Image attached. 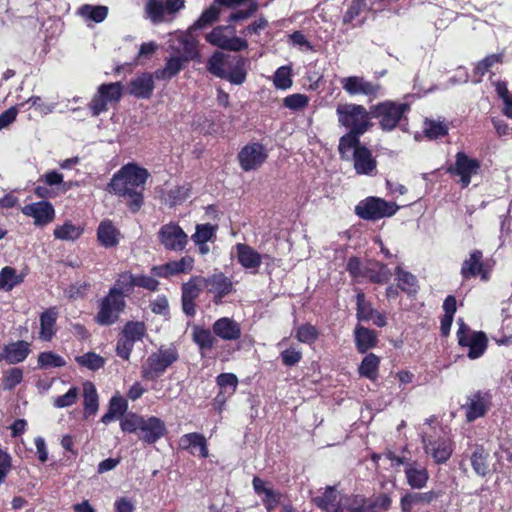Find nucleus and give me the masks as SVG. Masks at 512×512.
Segmentation results:
<instances>
[{
  "mask_svg": "<svg viewBox=\"0 0 512 512\" xmlns=\"http://www.w3.org/2000/svg\"><path fill=\"white\" fill-rule=\"evenodd\" d=\"M313 504L323 512H380L390 509L392 499L387 493L371 497L364 494H343L336 486H327L312 499Z\"/></svg>",
  "mask_w": 512,
  "mask_h": 512,
  "instance_id": "nucleus-1",
  "label": "nucleus"
},
{
  "mask_svg": "<svg viewBox=\"0 0 512 512\" xmlns=\"http://www.w3.org/2000/svg\"><path fill=\"white\" fill-rule=\"evenodd\" d=\"M148 176L146 169L127 164L113 175L109 188L116 195L126 198L131 211L136 212L143 204L142 189Z\"/></svg>",
  "mask_w": 512,
  "mask_h": 512,
  "instance_id": "nucleus-2",
  "label": "nucleus"
},
{
  "mask_svg": "<svg viewBox=\"0 0 512 512\" xmlns=\"http://www.w3.org/2000/svg\"><path fill=\"white\" fill-rule=\"evenodd\" d=\"M123 432L133 433L145 444L152 445L167 433L165 422L156 416L144 417L134 412L127 413L120 421Z\"/></svg>",
  "mask_w": 512,
  "mask_h": 512,
  "instance_id": "nucleus-3",
  "label": "nucleus"
},
{
  "mask_svg": "<svg viewBox=\"0 0 512 512\" xmlns=\"http://www.w3.org/2000/svg\"><path fill=\"white\" fill-rule=\"evenodd\" d=\"M246 60L240 56H229L221 52L214 53L208 60L207 69L213 75L227 79L235 85L246 79Z\"/></svg>",
  "mask_w": 512,
  "mask_h": 512,
  "instance_id": "nucleus-4",
  "label": "nucleus"
},
{
  "mask_svg": "<svg viewBox=\"0 0 512 512\" xmlns=\"http://www.w3.org/2000/svg\"><path fill=\"white\" fill-rule=\"evenodd\" d=\"M178 359L179 352L174 345L160 347L157 352L150 354L142 365L141 377L147 381H156Z\"/></svg>",
  "mask_w": 512,
  "mask_h": 512,
  "instance_id": "nucleus-5",
  "label": "nucleus"
},
{
  "mask_svg": "<svg viewBox=\"0 0 512 512\" xmlns=\"http://www.w3.org/2000/svg\"><path fill=\"white\" fill-rule=\"evenodd\" d=\"M341 126L356 134H364L371 126L369 112L362 105L344 103L336 108Z\"/></svg>",
  "mask_w": 512,
  "mask_h": 512,
  "instance_id": "nucleus-6",
  "label": "nucleus"
},
{
  "mask_svg": "<svg viewBox=\"0 0 512 512\" xmlns=\"http://www.w3.org/2000/svg\"><path fill=\"white\" fill-rule=\"evenodd\" d=\"M410 110L407 103L384 101L371 107L370 113L379 120L380 127L385 131H391L404 119Z\"/></svg>",
  "mask_w": 512,
  "mask_h": 512,
  "instance_id": "nucleus-7",
  "label": "nucleus"
},
{
  "mask_svg": "<svg viewBox=\"0 0 512 512\" xmlns=\"http://www.w3.org/2000/svg\"><path fill=\"white\" fill-rule=\"evenodd\" d=\"M399 206L395 202H389L379 197H367L361 200L354 209L355 214L364 220L377 221L391 217L398 211Z\"/></svg>",
  "mask_w": 512,
  "mask_h": 512,
  "instance_id": "nucleus-8",
  "label": "nucleus"
},
{
  "mask_svg": "<svg viewBox=\"0 0 512 512\" xmlns=\"http://www.w3.org/2000/svg\"><path fill=\"white\" fill-rule=\"evenodd\" d=\"M457 341L461 348H467L469 359L480 358L487 350L488 338L482 331L472 330L465 322H460Z\"/></svg>",
  "mask_w": 512,
  "mask_h": 512,
  "instance_id": "nucleus-9",
  "label": "nucleus"
},
{
  "mask_svg": "<svg viewBox=\"0 0 512 512\" xmlns=\"http://www.w3.org/2000/svg\"><path fill=\"white\" fill-rule=\"evenodd\" d=\"M235 33V28L230 25L217 26L206 35V40L211 45L224 50L237 52L246 49L247 41L237 37Z\"/></svg>",
  "mask_w": 512,
  "mask_h": 512,
  "instance_id": "nucleus-10",
  "label": "nucleus"
},
{
  "mask_svg": "<svg viewBox=\"0 0 512 512\" xmlns=\"http://www.w3.org/2000/svg\"><path fill=\"white\" fill-rule=\"evenodd\" d=\"M480 163L477 159L468 157L464 152H458L455 156V163L450 166L447 172L452 176L459 177L462 188L471 183V178L478 174Z\"/></svg>",
  "mask_w": 512,
  "mask_h": 512,
  "instance_id": "nucleus-11",
  "label": "nucleus"
},
{
  "mask_svg": "<svg viewBox=\"0 0 512 512\" xmlns=\"http://www.w3.org/2000/svg\"><path fill=\"white\" fill-rule=\"evenodd\" d=\"M122 84L120 82L102 84L98 88V94L91 102L93 115H99L107 110L109 104L117 103L122 96Z\"/></svg>",
  "mask_w": 512,
  "mask_h": 512,
  "instance_id": "nucleus-12",
  "label": "nucleus"
},
{
  "mask_svg": "<svg viewBox=\"0 0 512 512\" xmlns=\"http://www.w3.org/2000/svg\"><path fill=\"white\" fill-rule=\"evenodd\" d=\"M158 237L161 244L171 251H182L188 243L187 234L174 222L163 225L158 232Z\"/></svg>",
  "mask_w": 512,
  "mask_h": 512,
  "instance_id": "nucleus-13",
  "label": "nucleus"
},
{
  "mask_svg": "<svg viewBox=\"0 0 512 512\" xmlns=\"http://www.w3.org/2000/svg\"><path fill=\"white\" fill-rule=\"evenodd\" d=\"M492 396L489 392L478 390L470 395L463 408L466 411L467 422H474L478 418L484 417L491 406Z\"/></svg>",
  "mask_w": 512,
  "mask_h": 512,
  "instance_id": "nucleus-14",
  "label": "nucleus"
},
{
  "mask_svg": "<svg viewBox=\"0 0 512 512\" xmlns=\"http://www.w3.org/2000/svg\"><path fill=\"white\" fill-rule=\"evenodd\" d=\"M265 147L259 143H251L244 146L238 154V160L242 170L248 172L257 170L267 159Z\"/></svg>",
  "mask_w": 512,
  "mask_h": 512,
  "instance_id": "nucleus-15",
  "label": "nucleus"
},
{
  "mask_svg": "<svg viewBox=\"0 0 512 512\" xmlns=\"http://www.w3.org/2000/svg\"><path fill=\"white\" fill-rule=\"evenodd\" d=\"M424 450L429 454L436 464L446 463L453 451L454 443L451 439L446 437L428 438L423 440Z\"/></svg>",
  "mask_w": 512,
  "mask_h": 512,
  "instance_id": "nucleus-16",
  "label": "nucleus"
},
{
  "mask_svg": "<svg viewBox=\"0 0 512 512\" xmlns=\"http://www.w3.org/2000/svg\"><path fill=\"white\" fill-rule=\"evenodd\" d=\"M21 212L34 220V225L44 227L55 219V209L53 205L45 200L27 204L21 208Z\"/></svg>",
  "mask_w": 512,
  "mask_h": 512,
  "instance_id": "nucleus-17",
  "label": "nucleus"
},
{
  "mask_svg": "<svg viewBox=\"0 0 512 512\" xmlns=\"http://www.w3.org/2000/svg\"><path fill=\"white\" fill-rule=\"evenodd\" d=\"M468 459L475 474L485 477L490 472V453L482 444H469L463 454V460Z\"/></svg>",
  "mask_w": 512,
  "mask_h": 512,
  "instance_id": "nucleus-18",
  "label": "nucleus"
},
{
  "mask_svg": "<svg viewBox=\"0 0 512 512\" xmlns=\"http://www.w3.org/2000/svg\"><path fill=\"white\" fill-rule=\"evenodd\" d=\"M169 48L186 62L198 56L197 40L191 34H173L170 38Z\"/></svg>",
  "mask_w": 512,
  "mask_h": 512,
  "instance_id": "nucleus-19",
  "label": "nucleus"
},
{
  "mask_svg": "<svg viewBox=\"0 0 512 512\" xmlns=\"http://www.w3.org/2000/svg\"><path fill=\"white\" fill-rule=\"evenodd\" d=\"M205 291V281L202 276L192 277L182 286V307L188 317L195 314L194 300L199 297L200 293Z\"/></svg>",
  "mask_w": 512,
  "mask_h": 512,
  "instance_id": "nucleus-20",
  "label": "nucleus"
},
{
  "mask_svg": "<svg viewBox=\"0 0 512 512\" xmlns=\"http://www.w3.org/2000/svg\"><path fill=\"white\" fill-rule=\"evenodd\" d=\"M343 89L350 95H366L377 97L380 95L381 86L365 80L363 77L350 76L341 80Z\"/></svg>",
  "mask_w": 512,
  "mask_h": 512,
  "instance_id": "nucleus-21",
  "label": "nucleus"
},
{
  "mask_svg": "<svg viewBox=\"0 0 512 512\" xmlns=\"http://www.w3.org/2000/svg\"><path fill=\"white\" fill-rule=\"evenodd\" d=\"M205 291L213 295L216 302L229 295L233 290L232 281L223 273H214L204 277Z\"/></svg>",
  "mask_w": 512,
  "mask_h": 512,
  "instance_id": "nucleus-22",
  "label": "nucleus"
},
{
  "mask_svg": "<svg viewBox=\"0 0 512 512\" xmlns=\"http://www.w3.org/2000/svg\"><path fill=\"white\" fill-rule=\"evenodd\" d=\"M124 308V297L116 293V290H110L108 295L101 302L97 320H112L117 318Z\"/></svg>",
  "mask_w": 512,
  "mask_h": 512,
  "instance_id": "nucleus-23",
  "label": "nucleus"
},
{
  "mask_svg": "<svg viewBox=\"0 0 512 512\" xmlns=\"http://www.w3.org/2000/svg\"><path fill=\"white\" fill-rule=\"evenodd\" d=\"M252 486L257 495H263L261 498L262 504L266 512H274L276 507L280 504L282 494L281 492L265 486L264 480L259 476H254L252 479Z\"/></svg>",
  "mask_w": 512,
  "mask_h": 512,
  "instance_id": "nucleus-24",
  "label": "nucleus"
},
{
  "mask_svg": "<svg viewBox=\"0 0 512 512\" xmlns=\"http://www.w3.org/2000/svg\"><path fill=\"white\" fill-rule=\"evenodd\" d=\"M482 257L483 255L481 251L474 250L470 253L469 257L464 260L461 267V275L464 279H469L478 275L484 281L489 279V273L484 268Z\"/></svg>",
  "mask_w": 512,
  "mask_h": 512,
  "instance_id": "nucleus-25",
  "label": "nucleus"
},
{
  "mask_svg": "<svg viewBox=\"0 0 512 512\" xmlns=\"http://www.w3.org/2000/svg\"><path fill=\"white\" fill-rule=\"evenodd\" d=\"M154 74L142 73L133 78L128 85L129 94L141 98L148 99L154 90Z\"/></svg>",
  "mask_w": 512,
  "mask_h": 512,
  "instance_id": "nucleus-26",
  "label": "nucleus"
},
{
  "mask_svg": "<svg viewBox=\"0 0 512 512\" xmlns=\"http://www.w3.org/2000/svg\"><path fill=\"white\" fill-rule=\"evenodd\" d=\"M179 447L182 450L189 451L192 455H195L194 449L198 448L199 457L207 458L209 456L207 440L203 434L198 432L187 433L181 436Z\"/></svg>",
  "mask_w": 512,
  "mask_h": 512,
  "instance_id": "nucleus-27",
  "label": "nucleus"
},
{
  "mask_svg": "<svg viewBox=\"0 0 512 512\" xmlns=\"http://www.w3.org/2000/svg\"><path fill=\"white\" fill-rule=\"evenodd\" d=\"M407 485L414 490H421L427 486L430 475L428 469L419 462L404 468Z\"/></svg>",
  "mask_w": 512,
  "mask_h": 512,
  "instance_id": "nucleus-28",
  "label": "nucleus"
},
{
  "mask_svg": "<svg viewBox=\"0 0 512 512\" xmlns=\"http://www.w3.org/2000/svg\"><path fill=\"white\" fill-rule=\"evenodd\" d=\"M354 341L357 351L365 354L377 346L378 336L374 330L366 328L358 322L354 329Z\"/></svg>",
  "mask_w": 512,
  "mask_h": 512,
  "instance_id": "nucleus-29",
  "label": "nucleus"
},
{
  "mask_svg": "<svg viewBox=\"0 0 512 512\" xmlns=\"http://www.w3.org/2000/svg\"><path fill=\"white\" fill-rule=\"evenodd\" d=\"M441 496L440 491L430 490L427 492H407L400 498V507L413 511L417 505H429Z\"/></svg>",
  "mask_w": 512,
  "mask_h": 512,
  "instance_id": "nucleus-30",
  "label": "nucleus"
},
{
  "mask_svg": "<svg viewBox=\"0 0 512 512\" xmlns=\"http://www.w3.org/2000/svg\"><path fill=\"white\" fill-rule=\"evenodd\" d=\"M193 267V259L189 256L182 257L180 260L171 261L161 266L152 268V272L158 277H169L179 273L189 272Z\"/></svg>",
  "mask_w": 512,
  "mask_h": 512,
  "instance_id": "nucleus-31",
  "label": "nucleus"
},
{
  "mask_svg": "<svg viewBox=\"0 0 512 512\" xmlns=\"http://www.w3.org/2000/svg\"><path fill=\"white\" fill-rule=\"evenodd\" d=\"M236 256L239 263L245 268L257 271L262 262V256L252 247L239 243L235 246Z\"/></svg>",
  "mask_w": 512,
  "mask_h": 512,
  "instance_id": "nucleus-32",
  "label": "nucleus"
},
{
  "mask_svg": "<svg viewBox=\"0 0 512 512\" xmlns=\"http://www.w3.org/2000/svg\"><path fill=\"white\" fill-rule=\"evenodd\" d=\"M352 158L357 174L369 175L376 169V160L367 147L356 149Z\"/></svg>",
  "mask_w": 512,
  "mask_h": 512,
  "instance_id": "nucleus-33",
  "label": "nucleus"
},
{
  "mask_svg": "<svg viewBox=\"0 0 512 512\" xmlns=\"http://www.w3.org/2000/svg\"><path fill=\"white\" fill-rule=\"evenodd\" d=\"M30 346V343L24 340L5 345V361L12 365L23 362L31 352Z\"/></svg>",
  "mask_w": 512,
  "mask_h": 512,
  "instance_id": "nucleus-34",
  "label": "nucleus"
},
{
  "mask_svg": "<svg viewBox=\"0 0 512 512\" xmlns=\"http://www.w3.org/2000/svg\"><path fill=\"white\" fill-rule=\"evenodd\" d=\"M145 13L153 24L171 21L173 19V16L168 12L167 6L163 0H148L145 5Z\"/></svg>",
  "mask_w": 512,
  "mask_h": 512,
  "instance_id": "nucleus-35",
  "label": "nucleus"
},
{
  "mask_svg": "<svg viewBox=\"0 0 512 512\" xmlns=\"http://www.w3.org/2000/svg\"><path fill=\"white\" fill-rule=\"evenodd\" d=\"M97 237L102 246L112 248L118 245L121 234L110 220H104L99 224Z\"/></svg>",
  "mask_w": 512,
  "mask_h": 512,
  "instance_id": "nucleus-36",
  "label": "nucleus"
},
{
  "mask_svg": "<svg viewBox=\"0 0 512 512\" xmlns=\"http://www.w3.org/2000/svg\"><path fill=\"white\" fill-rule=\"evenodd\" d=\"M215 3L222 6L227 7H235L238 5H246L247 8L245 10H238L235 13H232L229 17L230 22L240 21L248 18L252 15L258 8L255 0H214Z\"/></svg>",
  "mask_w": 512,
  "mask_h": 512,
  "instance_id": "nucleus-37",
  "label": "nucleus"
},
{
  "mask_svg": "<svg viewBox=\"0 0 512 512\" xmlns=\"http://www.w3.org/2000/svg\"><path fill=\"white\" fill-rule=\"evenodd\" d=\"M364 282L369 281L373 283H386L391 276L389 269L379 263L367 261L365 262Z\"/></svg>",
  "mask_w": 512,
  "mask_h": 512,
  "instance_id": "nucleus-38",
  "label": "nucleus"
},
{
  "mask_svg": "<svg viewBox=\"0 0 512 512\" xmlns=\"http://www.w3.org/2000/svg\"><path fill=\"white\" fill-rule=\"evenodd\" d=\"M83 407L85 416L96 414L99 407V397L95 385L91 381L83 383Z\"/></svg>",
  "mask_w": 512,
  "mask_h": 512,
  "instance_id": "nucleus-39",
  "label": "nucleus"
},
{
  "mask_svg": "<svg viewBox=\"0 0 512 512\" xmlns=\"http://www.w3.org/2000/svg\"><path fill=\"white\" fill-rule=\"evenodd\" d=\"M185 63L187 62L177 55L169 57L164 67L154 72V76L158 80H169L184 68Z\"/></svg>",
  "mask_w": 512,
  "mask_h": 512,
  "instance_id": "nucleus-40",
  "label": "nucleus"
},
{
  "mask_svg": "<svg viewBox=\"0 0 512 512\" xmlns=\"http://www.w3.org/2000/svg\"><path fill=\"white\" fill-rule=\"evenodd\" d=\"M213 333L224 340H237L241 337L238 322H214Z\"/></svg>",
  "mask_w": 512,
  "mask_h": 512,
  "instance_id": "nucleus-41",
  "label": "nucleus"
},
{
  "mask_svg": "<svg viewBox=\"0 0 512 512\" xmlns=\"http://www.w3.org/2000/svg\"><path fill=\"white\" fill-rule=\"evenodd\" d=\"M360 135L361 134H356L349 131L347 134L340 138L338 150L342 158L349 159L350 155L353 156V152L356 149L364 147L360 145Z\"/></svg>",
  "mask_w": 512,
  "mask_h": 512,
  "instance_id": "nucleus-42",
  "label": "nucleus"
},
{
  "mask_svg": "<svg viewBox=\"0 0 512 512\" xmlns=\"http://www.w3.org/2000/svg\"><path fill=\"white\" fill-rule=\"evenodd\" d=\"M192 339L202 351L211 350L216 341L212 332L200 325L193 327Z\"/></svg>",
  "mask_w": 512,
  "mask_h": 512,
  "instance_id": "nucleus-43",
  "label": "nucleus"
},
{
  "mask_svg": "<svg viewBox=\"0 0 512 512\" xmlns=\"http://www.w3.org/2000/svg\"><path fill=\"white\" fill-rule=\"evenodd\" d=\"M379 364L380 358L374 353H369L363 358L359 366V374L374 381L378 377Z\"/></svg>",
  "mask_w": 512,
  "mask_h": 512,
  "instance_id": "nucleus-44",
  "label": "nucleus"
},
{
  "mask_svg": "<svg viewBox=\"0 0 512 512\" xmlns=\"http://www.w3.org/2000/svg\"><path fill=\"white\" fill-rule=\"evenodd\" d=\"M83 233L80 226L74 225L70 221H66L63 225L57 226L54 229L53 235L56 239L64 241H74L78 239Z\"/></svg>",
  "mask_w": 512,
  "mask_h": 512,
  "instance_id": "nucleus-45",
  "label": "nucleus"
},
{
  "mask_svg": "<svg viewBox=\"0 0 512 512\" xmlns=\"http://www.w3.org/2000/svg\"><path fill=\"white\" fill-rule=\"evenodd\" d=\"M75 361L80 367L87 368L91 371H97L103 368L106 362L104 357L92 351L76 356Z\"/></svg>",
  "mask_w": 512,
  "mask_h": 512,
  "instance_id": "nucleus-46",
  "label": "nucleus"
},
{
  "mask_svg": "<svg viewBox=\"0 0 512 512\" xmlns=\"http://www.w3.org/2000/svg\"><path fill=\"white\" fill-rule=\"evenodd\" d=\"M78 13L85 19L95 23L103 22L108 15V7L102 5L85 4L79 8Z\"/></svg>",
  "mask_w": 512,
  "mask_h": 512,
  "instance_id": "nucleus-47",
  "label": "nucleus"
},
{
  "mask_svg": "<svg viewBox=\"0 0 512 512\" xmlns=\"http://www.w3.org/2000/svg\"><path fill=\"white\" fill-rule=\"evenodd\" d=\"M357 299V320H383L382 316L374 310L370 303L366 302L363 293H358Z\"/></svg>",
  "mask_w": 512,
  "mask_h": 512,
  "instance_id": "nucleus-48",
  "label": "nucleus"
},
{
  "mask_svg": "<svg viewBox=\"0 0 512 512\" xmlns=\"http://www.w3.org/2000/svg\"><path fill=\"white\" fill-rule=\"evenodd\" d=\"M22 281L23 277L18 275L12 267L6 266L0 272V289L2 290L10 291Z\"/></svg>",
  "mask_w": 512,
  "mask_h": 512,
  "instance_id": "nucleus-49",
  "label": "nucleus"
},
{
  "mask_svg": "<svg viewBox=\"0 0 512 512\" xmlns=\"http://www.w3.org/2000/svg\"><path fill=\"white\" fill-rule=\"evenodd\" d=\"M495 91L497 96L503 102L502 112L503 114L512 119V94L508 90L507 83L504 81H496L494 83Z\"/></svg>",
  "mask_w": 512,
  "mask_h": 512,
  "instance_id": "nucleus-50",
  "label": "nucleus"
},
{
  "mask_svg": "<svg viewBox=\"0 0 512 512\" xmlns=\"http://www.w3.org/2000/svg\"><path fill=\"white\" fill-rule=\"evenodd\" d=\"M38 366L42 369L60 368L66 365L64 358L52 351L41 352L37 358Z\"/></svg>",
  "mask_w": 512,
  "mask_h": 512,
  "instance_id": "nucleus-51",
  "label": "nucleus"
},
{
  "mask_svg": "<svg viewBox=\"0 0 512 512\" xmlns=\"http://www.w3.org/2000/svg\"><path fill=\"white\" fill-rule=\"evenodd\" d=\"M216 383L221 389L216 400L225 401L224 397L221 398L223 390H226L229 387L231 388L230 395L234 394L238 386V378L234 373H221L216 377Z\"/></svg>",
  "mask_w": 512,
  "mask_h": 512,
  "instance_id": "nucleus-52",
  "label": "nucleus"
},
{
  "mask_svg": "<svg viewBox=\"0 0 512 512\" xmlns=\"http://www.w3.org/2000/svg\"><path fill=\"white\" fill-rule=\"evenodd\" d=\"M23 380V370L18 367L10 368L3 373L2 387L4 390L12 391Z\"/></svg>",
  "mask_w": 512,
  "mask_h": 512,
  "instance_id": "nucleus-53",
  "label": "nucleus"
},
{
  "mask_svg": "<svg viewBox=\"0 0 512 512\" xmlns=\"http://www.w3.org/2000/svg\"><path fill=\"white\" fill-rule=\"evenodd\" d=\"M146 333L145 322H126L121 334L129 338L134 344L141 340Z\"/></svg>",
  "mask_w": 512,
  "mask_h": 512,
  "instance_id": "nucleus-54",
  "label": "nucleus"
},
{
  "mask_svg": "<svg viewBox=\"0 0 512 512\" xmlns=\"http://www.w3.org/2000/svg\"><path fill=\"white\" fill-rule=\"evenodd\" d=\"M424 132L428 138L437 139L448 133V126L442 121L426 120L424 123Z\"/></svg>",
  "mask_w": 512,
  "mask_h": 512,
  "instance_id": "nucleus-55",
  "label": "nucleus"
},
{
  "mask_svg": "<svg viewBox=\"0 0 512 512\" xmlns=\"http://www.w3.org/2000/svg\"><path fill=\"white\" fill-rule=\"evenodd\" d=\"M396 277L398 281V286L408 293H415L417 288V280L414 275L409 272L402 270L401 268H397Z\"/></svg>",
  "mask_w": 512,
  "mask_h": 512,
  "instance_id": "nucleus-56",
  "label": "nucleus"
},
{
  "mask_svg": "<svg viewBox=\"0 0 512 512\" xmlns=\"http://www.w3.org/2000/svg\"><path fill=\"white\" fill-rule=\"evenodd\" d=\"M273 83L278 89H289L293 84L291 79V68L289 66L279 67L274 74Z\"/></svg>",
  "mask_w": 512,
  "mask_h": 512,
  "instance_id": "nucleus-57",
  "label": "nucleus"
},
{
  "mask_svg": "<svg viewBox=\"0 0 512 512\" xmlns=\"http://www.w3.org/2000/svg\"><path fill=\"white\" fill-rule=\"evenodd\" d=\"M318 335V330L310 322H306L297 328L295 337L302 343L312 344L317 340Z\"/></svg>",
  "mask_w": 512,
  "mask_h": 512,
  "instance_id": "nucleus-58",
  "label": "nucleus"
},
{
  "mask_svg": "<svg viewBox=\"0 0 512 512\" xmlns=\"http://www.w3.org/2000/svg\"><path fill=\"white\" fill-rule=\"evenodd\" d=\"M134 286V275L129 272H125L119 276L115 285L110 290H116V293L124 297V295L128 294Z\"/></svg>",
  "mask_w": 512,
  "mask_h": 512,
  "instance_id": "nucleus-59",
  "label": "nucleus"
},
{
  "mask_svg": "<svg viewBox=\"0 0 512 512\" xmlns=\"http://www.w3.org/2000/svg\"><path fill=\"white\" fill-rule=\"evenodd\" d=\"M78 398H79V388L76 386H73L65 394L54 398L53 405L56 408L70 407L77 402Z\"/></svg>",
  "mask_w": 512,
  "mask_h": 512,
  "instance_id": "nucleus-60",
  "label": "nucleus"
},
{
  "mask_svg": "<svg viewBox=\"0 0 512 512\" xmlns=\"http://www.w3.org/2000/svg\"><path fill=\"white\" fill-rule=\"evenodd\" d=\"M190 194V185L184 184L182 186H177L172 188L167 194V202L170 206H175L180 204L184 200L188 198Z\"/></svg>",
  "mask_w": 512,
  "mask_h": 512,
  "instance_id": "nucleus-61",
  "label": "nucleus"
},
{
  "mask_svg": "<svg viewBox=\"0 0 512 512\" xmlns=\"http://www.w3.org/2000/svg\"><path fill=\"white\" fill-rule=\"evenodd\" d=\"M25 104H30V106L38 111L42 116L52 113L56 107L55 103L44 102L39 96H32L25 103H21L19 106L22 107Z\"/></svg>",
  "mask_w": 512,
  "mask_h": 512,
  "instance_id": "nucleus-62",
  "label": "nucleus"
},
{
  "mask_svg": "<svg viewBox=\"0 0 512 512\" xmlns=\"http://www.w3.org/2000/svg\"><path fill=\"white\" fill-rule=\"evenodd\" d=\"M347 271L350 276L359 283L364 282L365 263L361 262L357 257H352L347 262Z\"/></svg>",
  "mask_w": 512,
  "mask_h": 512,
  "instance_id": "nucleus-63",
  "label": "nucleus"
},
{
  "mask_svg": "<svg viewBox=\"0 0 512 512\" xmlns=\"http://www.w3.org/2000/svg\"><path fill=\"white\" fill-rule=\"evenodd\" d=\"M308 102L309 98L300 93L289 95L283 99V105L294 111L305 108L308 105Z\"/></svg>",
  "mask_w": 512,
  "mask_h": 512,
  "instance_id": "nucleus-64",
  "label": "nucleus"
}]
</instances>
